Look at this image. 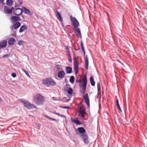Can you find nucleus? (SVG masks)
<instances>
[{
  "label": "nucleus",
  "mask_w": 147,
  "mask_h": 147,
  "mask_svg": "<svg viewBox=\"0 0 147 147\" xmlns=\"http://www.w3.org/2000/svg\"><path fill=\"white\" fill-rule=\"evenodd\" d=\"M83 53H84V57H85V53H85V50L83 51Z\"/></svg>",
  "instance_id": "obj_51"
},
{
  "label": "nucleus",
  "mask_w": 147,
  "mask_h": 147,
  "mask_svg": "<svg viewBox=\"0 0 147 147\" xmlns=\"http://www.w3.org/2000/svg\"><path fill=\"white\" fill-rule=\"evenodd\" d=\"M55 97H53V100L54 101H57V100H57V99H55V98H55Z\"/></svg>",
  "instance_id": "obj_53"
},
{
  "label": "nucleus",
  "mask_w": 147,
  "mask_h": 147,
  "mask_svg": "<svg viewBox=\"0 0 147 147\" xmlns=\"http://www.w3.org/2000/svg\"><path fill=\"white\" fill-rule=\"evenodd\" d=\"M80 45H81V49H82V51H83L85 50L84 48V47L82 41L81 42Z\"/></svg>",
  "instance_id": "obj_31"
},
{
  "label": "nucleus",
  "mask_w": 147,
  "mask_h": 147,
  "mask_svg": "<svg viewBox=\"0 0 147 147\" xmlns=\"http://www.w3.org/2000/svg\"><path fill=\"white\" fill-rule=\"evenodd\" d=\"M66 98L65 97H64L63 98L62 100L63 101V102H68L69 101L70 99H69V100H64V99H65Z\"/></svg>",
  "instance_id": "obj_37"
},
{
  "label": "nucleus",
  "mask_w": 147,
  "mask_h": 147,
  "mask_svg": "<svg viewBox=\"0 0 147 147\" xmlns=\"http://www.w3.org/2000/svg\"><path fill=\"white\" fill-rule=\"evenodd\" d=\"M74 32L76 33L77 37H82L81 34L80 29L78 27L74 28Z\"/></svg>",
  "instance_id": "obj_14"
},
{
  "label": "nucleus",
  "mask_w": 147,
  "mask_h": 147,
  "mask_svg": "<svg viewBox=\"0 0 147 147\" xmlns=\"http://www.w3.org/2000/svg\"><path fill=\"white\" fill-rule=\"evenodd\" d=\"M9 56V55L8 54H5L3 55L2 57L4 58L5 57H8Z\"/></svg>",
  "instance_id": "obj_36"
},
{
  "label": "nucleus",
  "mask_w": 147,
  "mask_h": 147,
  "mask_svg": "<svg viewBox=\"0 0 147 147\" xmlns=\"http://www.w3.org/2000/svg\"><path fill=\"white\" fill-rule=\"evenodd\" d=\"M13 9L14 7H13L11 6L8 7L5 6L4 11L5 13L9 14L12 13V10Z\"/></svg>",
  "instance_id": "obj_11"
},
{
  "label": "nucleus",
  "mask_w": 147,
  "mask_h": 147,
  "mask_svg": "<svg viewBox=\"0 0 147 147\" xmlns=\"http://www.w3.org/2000/svg\"><path fill=\"white\" fill-rule=\"evenodd\" d=\"M22 70L25 73L26 75L29 78H30V75L29 74L28 71H27L25 69L23 68L22 69Z\"/></svg>",
  "instance_id": "obj_29"
},
{
  "label": "nucleus",
  "mask_w": 147,
  "mask_h": 147,
  "mask_svg": "<svg viewBox=\"0 0 147 147\" xmlns=\"http://www.w3.org/2000/svg\"><path fill=\"white\" fill-rule=\"evenodd\" d=\"M65 69L66 73L67 74H70L72 72V69L71 67L66 66L65 67Z\"/></svg>",
  "instance_id": "obj_21"
},
{
  "label": "nucleus",
  "mask_w": 147,
  "mask_h": 147,
  "mask_svg": "<svg viewBox=\"0 0 147 147\" xmlns=\"http://www.w3.org/2000/svg\"><path fill=\"white\" fill-rule=\"evenodd\" d=\"M67 55L68 57H71V54L70 53V51H67Z\"/></svg>",
  "instance_id": "obj_43"
},
{
  "label": "nucleus",
  "mask_w": 147,
  "mask_h": 147,
  "mask_svg": "<svg viewBox=\"0 0 147 147\" xmlns=\"http://www.w3.org/2000/svg\"><path fill=\"white\" fill-rule=\"evenodd\" d=\"M85 68L86 69H87L88 68L89 61L87 55H86L85 57Z\"/></svg>",
  "instance_id": "obj_20"
},
{
  "label": "nucleus",
  "mask_w": 147,
  "mask_h": 147,
  "mask_svg": "<svg viewBox=\"0 0 147 147\" xmlns=\"http://www.w3.org/2000/svg\"><path fill=\"white\" fill-rule=\"evenodd\" d=\"M116 105H117V106H120V105H119V100L118 99H116Z\"/></svg>",
  "instance_id": "obj_38"
},
{
  "label": "nucleus",
  "mask_w": 147,
  "mask_h": 147,
  "mask_svg": "<svg viewBox=\"0 0 147 147\" xmlns=\"http://www.w3.org/2000/svg\"><path fill=\"white\" fill-rule=\"evenodd\" d=\"M45 117L47 118L48 119H50L51 118V117H50L49 116H48V115H46Z\"/></svg>",
  "instance_id": "obj_50"
},
{
  "label": "nucleus",
  "mask_w": 147,
  "mask_h": 147,
  "mask_svg": "<svg viewBox=\"0 0 147 147\" xmlns=\"http://www.w3.org/2000/svg\"><path fill=\"white\" fill-rule=\"evenodd\" d=\"M60 116H61V117H64L65 118H66V117L65 115H62L60 114Z\"/></svg>",
  "instance_id": "obj_54"
},
{
  "label": "nucleus",
  "mask_w": 147,
  "mask_h": 147,
  "mask_svg": "<svg viewBox=\"0 0 147 147\" xmlns=\"http://www.w3.org/2000/svg\"><path fill=\"white\" fill-rule=\"evenodd\" d=\"M76 134L83 140L84 143L88 145L90 143L89 137L85 129L83 127H80L75 129Z\"/></svg>",
  "instance_id": "obj_2"
},
{
  "label": "nucleus",
  "mask_w": 147,
  "mask_h": 147,
  "mask_svg": "<svg viewBox=\"0 0 147 147\" xmlns=\"http://www.w3.org/2000/svg\"><path fill=\"white\" fill-rule=\"evenodd\" d=\"M99 94H98L97 96H96V97L97 98H98V95Z\"/></svg>",
  "instance_id": "obj_60"
},
{
  "label": "nucleus",
  "mask_w": 147,
  "mask_h": 147,
  "mask_svg": "<svg viewBox=\"0 0 147 147\" xmlns=\"http://www.w3.org/2000/svg\"><path fill=\"white\" fill-rule=\"evenodd\" d=\"M50 120L53 121H56V119L55 118H53L51 117V118L50 119Z\"/></svg>",
  "instance_id": "obj_46"
},
{
  "label": "nucleus",
  "mask_w": 147,
  "mask_h": 147,
  "mask_svg": "<svg viewBox=\"0 0 147 147\" xmlns=\"http://www.w3.org/2000/svg\"><path fill=\"white\" fill-rule=\"evenodd\" d=\"M90 82L92 86H95V82L94 81V78L92 76H91L90 77Z\"/></svg>",
  "instance_id": "obj_25"
},
{
  "label": "nucleus",
  "mask_w": 147,
  "mask_h": 147,
  "mask_svg": "<svg viewBox=\"0 0 147 147\" xmlns=\"http://www.w3.org/2000/svg\"><path fill=\"white\" fill-rule=\"evenodd\" d=\"M83 98L84 99L85 102L88 107H90V100L88 94L87 93H86L84 96H83Z\"/></svg>",
  "instance_id": "obj_12"
},
{
  "label": "nucleus",
  "mask_w": 147,
  "mask_h": 147,
  "mask_svg": "<svg viewBox=\"0 0 147 147\" xmlns=\"http://www.w3.org/2000/svg\"><path fill=\"white\" fill-rule=\"evenodd\" d=\"M55 97H53V100L54 101H57V100H57V99H55V98H55Z\"/></svg>",
  "instance_id": "obj_52"
},
{
  "label": "nucleus",
  "mask_w": 147,
  "mask_h": 147,
  "mask_svg": "<svg viewBox=\"0 0 147 147\" xmlns=\"http://www.w3.org/2000/svg\"><path fill=\"white\" fill-rule=\"evenodd\" d=\"M50 80H51V78L44 79L43 80V84L46 86H47L49 84Z\"/></svg>",
  "instance_id": "obj_22"
},
{
  "label": "nucleus",
  "mask_w": 147,
  "mask_h": 147,
  "mask_svg": "<svg viewBox=\"0 0 147 147\" xmlns=\"http://www.w3.org/2000/svg\"><path fill=\"white\" fill-rule=\"evenodd\" d=\"M18 9V8H17L13 10V13L14 14L18 16V14L17 12V11Z\"/></svg>",
  "instance_id": "obj_30"
},
{
  "label": "nucleus",
  "mask_w": 147,
  "mask_h": 147,
  "mask_svg": "<svg viewBox=\"0 0 147 147\" xmlns=\"http://www.w3.org/2000/svg\"><path fill=\"white\" fill-rule=\"evenodd\" d=\"M61 22V24H62V26H63L64 27V24H63V22Z\"/></svg>",
  "instance_id": "obj_57"
},
{
  "label": "nucleus",
  "mask_w": 147,
  "mask_h": 147,
  "mask_svg": "<svg viewBox=\"0 0 147 147\" xmlns=\"http://www.w3.org/2000/svg\"><path fill=\"white\" fill-rule=\"evenodd\" d=\"M73 60L74 61V63H78V61L77 60L76 57H74L73 58Z\"/></svg>",
  "instance_id": "obj_35"
},
{
  "label": "nucleus",
  "mask_w": 147,
  "mask_h": 147,
  "mask_svg": "<svg viewBox=\"0 0 147 147\" xmlns=\"http://www.w3.org/2000/svg\"><path fill=\"white\" fill-rule=\"evenodd\" d=\"M59 107L61 108H63L65 109H68L70 108V107L69 106H59Z\"/></svg>",
  "instance_id": "obj_32"
},
{
  "label": "nucleus",
  "mask_w": 147,
  "mask_h": 147,
  "mask_svg": "<svg viewBox=\"0 0 147 147\" xmlns=\"http://www.w3.org/2000/svg\"><path fill=\"white\" fill-rule=\"evenodd\" d=\"M76 134L83 140L84 143L88 145L90 143L89 137L85 129L83 127H80L75 129Z\"/></svg>",
  "instance_id": "obj_1"
},
{
  "label": "nucleus",
  "mask_w": 147,
  "mask_h": 147,
  "mask_svg": "<svg viewBox=\"0 0 147 147\" xmlns=\"http://www.w3.org/2000/svg\"><path fill=\"white\" fill-rule=\"evenodd\" d=\"M72 121L76 125H80L82 124V123L77 118H75L73 119H71Z\"/></svg>",
  "instance_id": "obj_19"
},
{
  "label": "nucleus",
  "mask_w": 147,
  "mask_h": 147,
  "mask_svg": "<svg viewBox=\"0 0 147 147\" xmlns=\"http://www.w3.org/2000/svg\"><path fill=\"white\" fill-rule=\"evenodd\" d=\"M40 125L39 124H38V129H40Z\"/></svg>",
  "instance_id": "obj_48"
},
{
  "label": "nucleus",
  "mask_w": 147,
  "mask_h": 147,
  "mask_svg": "<svg viewBox=\"0 0 147 147\" xmlns=\"http://www.w3.org/2000/svg\"><path fill=\"white\" fill-rule=\"evenodd\" d=\"M75 78L74 76H71L69 79V82L72 84H73L74 82Z\"/></svg>",
  "instance_id": "obj_26"
},
{
  "label": "nucleus",
  "mask_w": 147,
  "mask_h": 147,
  "mask_svg": "<svg viewBox=\"0 0 147 147\" xmlns=\"http://www.w3.org/2000/svg\"><path fill=\"white\" fill-rule=\"evenodd\" d=\"M65 82H67V78H65Z\"/></svg>",
  "instance_id": "obj_58"
},
{
  "label": "nucleus",
  "mask_w": 147,
  "mask_h": 147,
  "mask_svg": "<svg viewBox=\"0 0 147 147\" xmlns=\"http://www.w3.org/2000/svg\"><path fill=\"white\" fill-rule=\"evenodd\" d=\"M21 25V23L19 22V27H20Z\"/></svg>",
  "instance_id": "obj_59"
},
{
  "label": "nucleus",
  "mask_w": 147,
  "mask_h": 147,
  "mask_svg": "<svg viewBox=\"0 0 147 147\" xmlns=\"http://www.w3.org/2000/svg\"><path fill=\"white\" fill-rule=\"evenodd\" d=\"M20 36H19V37H20Z\"/></svg>",
  "instance_id": "obj_64"
},
{
  "label": "nucleus",
  "mask_w": 147,
  "mask_h": 147,
  "mask_svg": "<svg viewBox=\"0 0 147 147\" xmlns=\"http://www.w3.org/2000/svg\"><path fill=\"white\" fill-rule=\"evenodd\" d=\"M64 91L67 96L70 98L73 96V90L68 84H66L64 87Z\"/></svg>",
  "instance_id": "obj_8"
},
{
  "label": "nucleus",
  "mask_w": 147,
  "mask_h": 147,
  "mask_svg": "<svg viewBox=\"0 0 147 147\" xmlns=\"http://www.w3.org/2000/svg\"><path fill=\"white\" fill-rule=\"evenodd\" d=\"M97 94H101V87L100 82H98L97 83Z\"/></svg>",
  "instance_id": "obj_23"
},
{
  "label": "nucleus",
  "mask_w": 147,
  "mask_h": 147,
  "mask_svg": "<svg viewBox=\"0 0 147 147\" xmlns=\"http://www.w3.org/2000/svg\"><path fill=\"white\" fill-rule=\"evenodd\" d=\"M79 107H81L83 109H86L84 105L83 104L81 105Z\"/></svg>",
  "instance_id": "obj_47"
},
{
  "label": "nucleus",
  "mask_w": 147,
  "mask_h": 147,
  "mask_svg": "<svg viewBox=\"0 0 147 147\" xmlns=\"http://www.w3.org/2000/svg\"><path fill=\"white\" fill-rule=\"evenodd\" d=\"M83 101H81V102H80L79 104H78L77 105L79 107V106L80 105H83Z\"/></svg>",
  "instance_id": "obj_44"
},
{
  "label": "nucleus",
  "mask_w": 147,
  "mask_h": 147,
  "mask_svg": "<svg viewBox=\"0 0 147 147\" xmlns=\"http://www.w3.org/2000/svg\"><path fill=\"white\" fill-rule=\"evenodd\" d=\"M117 107L119 111H120V112H122V110L121 109L120 106H117Z\"/></svg>",
  "instance_id": "obj_40"
},
{
  "label": "nucleus",
  "mask_w": 147,
  "mask_h": 147,
  "mask_svg": "<svg viewBox=\"0 0 147 147\" xmlns=\"http://www.w3.org/2000/svg\"><path fill=\"white\" fill-rule=\"evenodd\" d=\"M34 101L35 103L37 105H42L45 101V99L42 95L38 94L34 97Z\"/></svg>",
  "instance_id": "obj_5"
},
{
  "label": "nucleus",
  "mask_w": 147,
  "mask_h": 147,
  "mask_svg": "<svg viewBox=\"0 0 147 147\" xmlns=\"http://www.w3.org/2000/svg\"><path fill=\"white\" fill-rule=\"evenodd\" d=\"M56 84L54 80H53L51 78V80H50L49 85H53V86L55 85Z\"/></svg>",
  "instance_id": "obj_28"
},
{
  "label": "nucleus",
  "mask_w": 147,
  "mask_h": 147,
  "mask_svg": "<svg viewBox=\"0 0 147 147\" xmlns=\"http://www.w3.org/2000/svg\"><path fill=\"white\" fill-rule=\"evenodd\" d=\"M13 36H14V37H16V34H15V35H13Z\"/></svg>",
  "instance_id": "obj_62"
},
{
  "label": "nucleus",
  "mask_w": 147,
  "mask_h": 147,
  "mask_svg": "<svg viewBox=\"0 0 147 147\" xmlns=\"http://www.w3.org/2000/svg\"><path fill=\"white\" fill-rule=\"evenodd\" d=\"M36 16H37V17L38 18V16L36 15Z\"/></svg>",
  "instance_id": "obj_63"
},
{
  "label": "nucleus",
  "mask_w": 147,
  "mask_h": 147,
  "mask_svg": "<svg viewBox=\"0 0 147 147\" xmlns=\"http://www.w3.org/2000/svg\"><path fill=\"white\" fill-rule=\"evenodd\" d=\"M11 20L13 25L11 26V29L13 30V28L16 30L18 28V16H13L11 17Z\"/></svg>",
  "instance_id": "obj_7"
},
{
  "label": "nucleus",
  "mask_w": 147,
  "mask_h": 147,
  "mask_svg": "<svg viewBox=\"0 0 147 147\" xmlns=\"http://www.w3.org/2000/svg\"><path fill=\"white\" fill-rule=\"evenodd\" d=\"M55 13H56V16L57 19L60 22H63V19L61 16V13H60L57 9L54 10Z\"/></svg>",
  "instance_id": "obj_13"
},
{
  "label": "nucleus",
  "mask_w": 147,
  "mask_h": 147,
  "mask_svg": "<svg viewBox=\"0 0 147 147\" xmlns=\"http://www.w3.org/2000/svg\"><path fill=\"white\" fill-rule=\"evenodd\" d=\"M65 49L67 50V52L69 51V48L67 47H65Z\"/></svg>",
  "instance_id": "obj_49"
},
{
  "label": "nucleus",
  "mask_w": 147,
  "mask_h": 147,
  "mask_svg": "<svg viewBox=\"0 0 147 147\" xmlns=\"http://www.w3.org/2000/svg\"><path fill=\"white\" fill-rule=\"evenodd\" d=\"M7 41L6 40H3L0 42V49L5 47L7 45Z\"/></svg>",
  "instance_id": "obj_16"
},
{
  "label": "nucleus",
  "mask_w": 147,
  "mask_h": 147,
  "mask_svg": "<svg viewBox=\"0 0 147 147\" xmlns=\"http://www.w3.org/2000/svg\"><path fill=\"white\" fill-rule=\"evenodd\" d=\"M19 10L21 11V12L19 13V21H23L24 20V17L22 15V14L23 12H24L25 14H28L30 16H32L33 15V12H31L29 9L26 8L25 7H22V8H19Z\"/></svg>",
  "instance_id": "obj_4"
},
{
  "label": "nucleus",
  "mask_w": 147,
  "mask_h": 147,
  "mask_svg": "<svg viewBox=\"0 0 147 147\" xmlns=\"http://www.w3.org/2000/svg\"><path fill=\"white\" fill-rule=\"evenodd\" d=\"M11 76L13 78H15L16 76V73L14 72L12 73L11 74Z\"/></svg>",
  "instance_id": "obj_34"
},
{
  "label": "nucleus",
  "mask_w": 147,
  "mask_h": 147,
  "mask_svg": "<svg viewBox=\"0 0 147 147\" xmlns=\"http://www.w3.org/2000/svg\"><path fill=\"white\" fill-rule=\"evenodd\" d=\"M25 42L22 40H19V45H21L24 44Z\"/></svg>",
  "instance_id": "obj_33"
},
{
  "label": "nucleus",
  "mask_w": 147,
  "mask_h": 147,
  "mask_svg": "<svg viewBox=\"0 0 147 147\" xmlns=\"http://www.w3.org/2000/svg\"><path fill=\"white\" fill-rule=\"evenodd\" d=\"M13 1L12 0H7L6 4L8 6H11Z\"/></svg>",
  "instance_id": "obj_27"
},
{
  "label": "nucleus",
  "mask_w": 147,
  "mask_h": 147,
  "mask_svg": "<svg viewBox=\"0 0 147 147\" xmlns=\"http://www.w3.org/2000/svg\"><path fill=\"white\" fill-rule=\"evenodd\" d=\"M65 73L63 70L60 71H59L58 74V77L60 79L63 78L65 76Z\"/></svg>",
  "instance_id": "obj_15"
},
{
  "label": "nucleus",
  "mask_w": 147,
  "mask_h": 147,
  "mask_svg": "<svg viewBox=\"0 0 147 147\" xmlns=\"http://www.w3.org/2000/svg\"><path fill=\"white\" fill-rule=\"evenodd\" d=\"M69 57V58H68V59L69 61L70 62H71L72 61V59H71V56L69 57Z\"/></svg>",
  "instance_id": "obj_41"
},
{
  "label": "nucleus",
  "mask_w": 147,
  "mask_h": 147,
  "mask_svg": "<svg viewBox=\"0 0 147 147\" xmlns=\"http://www.w3.org/2000/svg\"><path fill=\"white\" fill-rule=\"evenodd\" d=\"M74 71L76 75L78 74L79 69V64L78 63H74Z\"/></svg>",
  "instance_id": "obj_18"
},
{
  "label": "nucleus",
  "mask_w": 147,
  "mask_h": 147,
  "mask_svg": "<svg viewBox=\"0 0 147 147\" xmlns=\"http://www.w3.org/2000/svg\"><path fill=\"white\" fill-rule=\"evenodd\" d=\"M23 3V1L22 0H19V7L20 5L22 4Z\"/></svg>",
  "instance_id": "obj_39"
},
{
  "label": "nucleus",
  "mask_w": 147,
  "mask_h": 147,
  "mask_svg": "<svg viewBox=\"0 0 147 147\" xmlns=\"http://www.w3.org/2000/svg\"><path fill=\"white\" fill-rule=\"evenodd\" d=\"M78 116L79 118H84L87 113L86 109L82 108L81 107H79L77 111Z\"/></svg>",
  "instance_id": "obj_9"
},
{
  "label": "nucleus",
  "mask_w": 147,
  "mask_h": 147,
  "mask_svg": "<svg viewBox=\"0 0 147 147\" xmlns=\"http://www.w3.org/2000/svg\"><path fill=\"white\" fill-rule=\"evenodd\" d=\"M4 0H0V3H1V4H5L4 3Z\"/></svg>",
  "instance_id": "obj_45"
},
{
  "label": "nucleus",
  "mask_w": 147,
  "mask_h": 147,
  "mask_svg": "<svg viewBox=\"0 0 147 147\" xmlns=\"http://www.w3.org/2000/svg\"><path fill=\"white\" fill-rule=\"evenodd\" d=\"M16 40L13 37H11L9 39L8 41V43L9 45L12 46L14 44V43L16 42Z\"/></svg>",
  "instance_id": "obj_17"
},
{
  "label": "nucleus",
  "mask_w": 147,
  "mask_h": 147,
  "mask_svg": "<svg viewBox=\"0 0 147 147\" xmlns=\"http://www.w3.org/2000/svg\"><path fill=\"white\" fill-rule=\"evenodd\" d=\"M80 83L79 85L80 88H82V90H80V92L82 94H84L86 91L87 83V76H84L82 81H79Z\"/></svg>",
  "instance_id": "obj_3"
},
{
  "label": "nucleus",
  "mask_w": 147,
  "mask_h": 147,
  "mask_svg": "<svg viewBox=\"0 0 147 147\" xmlns=\"http://www.w3.org/2000/svg\"><path fill=\"white\" fill-rule=\"evenodd\" d=\"M70 18L71 22V25L74 28L78 27L80 26L79 23L75 17H74L70 16Z\"/></svg>",
  "instance_id": "obj_10"
},
{
  "label": "nucleus",
  "mask_w": 147,
  "mask_h": 147,
  "mask_svg": "<svg viewBox=\"0 0 147 147\" xmlns=\"http://www.w3.org/2000/svg\"><path fill=\"white\" fill-rule=\"evenodd\" d=\"M2 98L0 97V102H2Z\"/></svg>",
  "instance_id": "obj_56"
},
{
  "label": "nucleus",
  "mask_w": 147,
  "mask_h": 147,
  "mask_svg": "<svg viewBox=\"0 0 147 147\" xmlns=\"http://www.w3.org/2000/svg\"><path fill=\"white\" fill-rule=\"evenodd\" d=\"M27 28L26 26L25 25H23L21 26L19 32H22L25 31Z\"/></svg>",
  "instance_id": "obj_24"
},
{
  "label": "nucleus",
  "mask_w": 147,
  "mask_h": 147,
  "mask_svg": "<svg viewBox=\"0 0 147 147\" xmlns=\"http://www.w3.org/2000/svg\"><path fill=\"white\" fill-rule=\"evenodd\" d=\"M53 113L55 114V115H57L58 116H60V114L59 113L56 112H53Z\"/></svg>",
  "instance_id": "obj_42"
},
{
  "label": "nucleus",
  "mask_w": 147,
  "mask_h": 147,
  "mask_svg": "<svg viewBox=\"0 0 147 147\" xmlns=\"http://www.w3.org/2000/svg\"><path fill=\"white\" fill-rule=\"evenodd\" d=\"M2 98L0 97V102H2Z\"/></svg>",
  "instance_id": "obj_55"
},
{
  "label": "nucleus",
  "mask_w": 147,
  "mask_h": 147,
  "mask_svg": "<svg viewBox=\"0 0 147 147\" xmlns=\"http://www.w3.org/2000/svg\"><path fill=\"white\" fill-rule=\"evenodd\" d=\"M20 102L23 104L24 107L27 109L30 110L33 109H37L36 107L34 105L28 101L24 98L20 99L19 100Z\"/></svg>",
  "instance_id": "obj_6"
},
{
  "label": "nucleus",
  "mask_w": 147,
  "mask_h": 147,
  "mask_svg": "<svg viewBox=\"0 0 147 147\" xmlns=\"http://www.w3.org/2000/svg\"><path fill=\"white\" fill-rule=\"evenodd\" d=\"M111 38H112V39H113V41H114V40H115V39H114V38H113V37H111Z\"/></svg>",
  "instance_id": "obj_61"
}]
</instances>
